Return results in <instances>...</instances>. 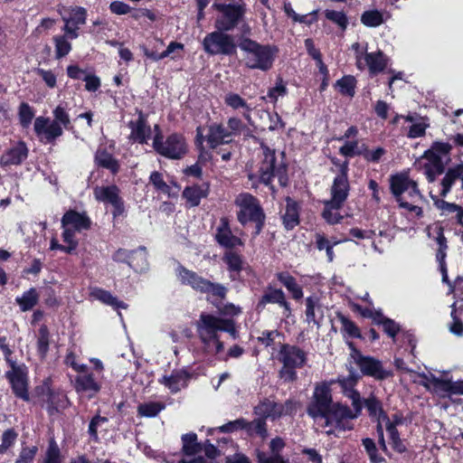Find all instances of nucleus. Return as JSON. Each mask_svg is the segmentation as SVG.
Returning <instances> with one entry per match:
<instances>
[{
	"label": "nucleus",
	"instance_id": "obj_1",
	"mask_svg": "<svg viewBox=\"0 0 463 463\" xmlns=\"http://www.w3.org/2000/svg\"><path fill=\"white\" fill-rule=\"evenodd\" d=\"M358 379L359 375L351 372L346 377H338L336 381L316 387L307 413L326 434L353 428L351 421L363 408L360 393L354 390Z\"/></svg>",
	"mask_w": 463,
	"mask_h": 463
},
{
	"label": "nucleus",
	"instance_id": "obj_2",
	"mask_svg": "<svg viewBox=\"0 0 463 463\" xmlns=\"http://www.w3.org/2000/svg\"><path fill=\"white\" fill-rule=\"evenodd\" d=\"M196 330L202 344V353L207 357H218L227 361L229 357L238 358L243 354V348L232 346L224 354V344L221 340L222 332L229 333L232 338L237 337V330L232 319L221 318L211 314H201Z\"/></svg>",
	"mask_w": 463,
	"mask_h": 463
},
{
	"label": "nucleus",
	"instance_id": "obj_3",
	"mask_svg": "<svg viewBox=\"0 0 463 463\" xmlns=\"http://www.w3.org/2000/svg\"><path fill=\"white\" fill-rule=\"evenodd\" d=\"M369 415L377 420V433L379 436V444L383 451H386V443L383 437V426L389 434L392 447L399 453L406 450V446L400 439L397 426L402 425L404 419L402 415L393 414L391 418L383 410L382 402L373 394L364 401Z\"/></svg>",
	"mask_w": 463,
	"mask_h": 463
},
{
	"label": "nucleus",
	"instance_id": "obj_4",
	"mask_svg": "<svg viewBox=\"0 0 463 463\" xmlns=\"http://www.w3.org/2000/svg\"><path fill=\"white\" fill-rule=\"evenodd\" d=\"M390 190L400 208L408 211L415 217L422 216L423 211L420 203L423 201V195L417 183L407 172L391 175Z\"/></svg>",
	"mask_w": 463,
	"mask_h": 463
},
{
	"label": "nucleus",
	"instance_id": "obj_5",
	"mask_svg": "<svg viewBox=\"0 0 463 463\" xmlns=\"http://www.w3.org/2000/svg\"><path fill=\"white\" fill-rule=\"evenodd\" d=\"M262 159L257 174L250 173L249 178H258L260 182L266 185L270 184L273 177H277L281 186L288 184L287 166L284 162V153L276 154L275 149H271L266 145H261Z\"/></svg>",
	"mask_w": 463,
	"mask_h": 463
},
{
	"label": "nucleus",
	"instance_id": "obj_6",
	"mask_svg": "<svg viewBox=\"0 0 463 463\" xmlns=\"http://www.w3.org/2000/svg\"><path fill=\"white\" fill-rule=\"evenodd\" d=\"M240 48L244 52L245 65L261 71H268L272 68L279 52L274 45L260 44L251 39H244L240 43Z\"/></svg>",
	"mask_w": 463,
	"mask_h": 463
},
{
	"label": "nucleus",
	"instance_id": "obj_7",
	"mask_svg": "<svg viewBox=\"0 0 463 463\" xmlns=\"http://www.w3.org/2000/svg\"><path fill=\"white\" fill-rule=\"evenodd\" d=\"M278 359L282 364L279 371V378L284 383H293L298 379L297 369L306 364L307 354L297 345H282Z\"/></svg>",
	"mask_w": 463,
	"mask_h": 463
},
{
	"label": "nucleus",
	"instance_id": "obj_8",
	"mask_svg": "<svg viewBox=\"0 0 463 463\" xmlns=\"http://www.w3.org/2000/svg\"><path fill=\"white\" fill-rule=\"evenodd\" d=\"M54 119L38 117L34 120V131L38 137L46 143L52 142L63 133L62 127L67 128L70 124V116L61 106L56 107L53 110Z\"/></svg>",
	"mask_w": 463,
	"mask_h": 463
},
{
	"label": "nucleus",
	"instance_id": "obj_9",
	"mask_svg": "<svg viewBox=\"0 0 463 463\" xmlns=\"http://www.w3.org/2000/svg\"><path fill=\"white\" fill-rule=\"evenodd\" d=\"M175 273L178 280L183 285L190 286L193 289L200 291L202 293H211L213 296H217L223 298L226 295V288L218 283H213L203 277L199 276L193 270H190L181 265H179Z\"/></svg>",
	"mask_w": 463,
	"mask_h": 463
},
{
	"label": "nucleus",
	"instance_id": "obj_10",
	"mask_svg": "<svg viewBox=\"0 0 463 463\" xmlns=\"http://www.w3.org/2000/svg\"><path fill=\"white\" fill-rule=\"evenodd\" d=\"M213 8L220 13L214 24L215 28L219 31L233 30L246 12L245 4L241 0L228 4L214 3Z\"/></svg>",
	"mask_w": 463,
	"mask_h": 463
},
{
	"label": "nucleus",
	"instance_id": "obj_11",
	"mask_svg": "<svg viewBox=\"0 0 463 463\" xmlns=\"http://www.w3.org/2000/svg\"><path fill=\"white\" fill-rule=\"evenodd\" d=\"M451 146L448 143L436 142L423 156L424 173L429 182H433L437 175L443 173L445 164L449 159Z\"/></svg>",
	"mask_w": 463,
	"mask_h": 463
},
{
	"label": "nucleus",
	"instance_id": "obj_12",
	"mask_svg": "<svg viewBox=\"0 0 463 463\" xmlns=\"http://www.w3.org/2000/svg\"><path fill=\"white\" fill-rule=\"evenodd\" d=\"M235 204L240 208L238 220L241 224L248 222L257 223L256 234L261 230L264 215L258 200L248 193H242L237 195Z\"/></svg>",
	"mask_w": 463,
	"mask_h": 463
},
{
	"label": "nucleus",
	"instance_id": "obj_13",
	"mask_svg": "<svg viewBox=\"0 0 463 463\" xmlns=\"http://www.w3.org/2000/svg\"><path fill=\"white\" fill-rule=\"evenodd\" d=\"M154 149L161 156L170 159H180L187 152V145L184 137L179 134H171L165 141L158 133L153 141Z\"/></svg>",
	"mask_w": 463,
	"mask_h": 463
},
{
	"label": "nucleus",
	"instance_id": "obj_14",
	"mask_svg": "<svg viewBox=\"0 0 463 463\" xmlns=\"http://www.w3.org/2000/svg\"><path fill=\"white\" fill-rule=\"evenodd\" d=\"M227 31H216L208 33L203 46L205 52L211 55H232L236 51L233 36L227 34Z\"/></svg>",
	"mask_w": 463,
	"mask_h": 463
},
{
	"label": "nucleus",
	"instance_id": "obj_15",
	"mask_svg": "<svg viewBox=\"0 0 463 463\" xmlns=\"http://www.w3.org/2000/svg\"><path fill=\"white\" fill-rule=\"evenodd\" d=\"M348 345L351 348L350 357L364 375L373 377L376 380H383L390 375V373L383 368L381 361L372 356L363 355L360 351L354 347L352 343Z\"/></svg>",
	"mask_w": 463,
	"mask_h": 463
},
{
	"label": "nucleus",
	"instance_id": "obj_16",
	"mask_svg": "<svg viewBox=\"0 0 463 463\" xmlns=\"http://www.w3.org/2000/svg\"><path fill=\"white\" fill-rule=\"evenodd\" d=\"M352 48L355 52L356 66L359 70L367 68L371 74H377L385 69L387 59L382 52H367L366 48H361L358 43H354Z\"/></svg>",
	"mask_w": 463,
	"mask_h": 463
},
{
	"label": "nucleus",
	"instance_id": "obj_17",
	"mask_svg": "<svg viewBox=\"0 0 463 463\" xmlns=\"http://www.w3.org/2000/svg\"><path fill=\"white\" fill-rule=\"evenodd\" d=\"M196 132V142L198 145L202 146L203 141L206 140L211 148H216L223 144H230L233 140L229 129L222 124L213 123L210 125L205 138L202 127H198Z\"/></svg>",
	"mask_w": 463,
	"mask_h": 463
},
{
	"label": "nucleus",
	"instance_id": "obj_18",
	"mask_svg": "<svg viewBox=\"0 0 463 463\" xmlns=\"http://www.w3.org/2000/svg\"><path fill=\"white\" fill-rule=\"evenodd\" d=\"M298 403L291 400L285 403H277L266 399L255 407V413L259 417L277 419L283 415H291L297 411Z\"/></svg>",
	"mask_w": 463,
	"mask_h": 463
},
{
	"label": "nucleus",
	"instance_id": "obj_19",
	"mask_svg": "<svg viewBox=\"0 0 463 463\" xmlns=\"http://www.w3.org/2000/svg\"><path fill=\"white\" fill-rule=\"evenodd\" d=\"M12 390L16 397L28 402V378L27 370L24 365H17L14 362H11V369L5 373Z\"/></svg>",
	"mask_w": 463,
	"mask_h": 463
},
{
	"label": "nucleus",
	"instance_id": "obj_20",
	"mask_svg": "<svg viewBox=\"0 0 463 463\" xmlns=\"http://www.w3.org/2000/svg\"><path fill=\"white\" fill-rule=\"evenodd\" d=\"M348 171V161H345L343 164H340V173L334 178L330 190L331 198L329 200L335 204L344 205L348 197L350 191Z\"/></svg>",
	"mask_w": 463,
	"mask_h": 463
},
{
	"label": "nucleus",
	"instance_id": "obj_21",
	"mask_svg": "<svg viewBox=\"0 0 463 463\" xmlns=\"http://www.w3.org/2000/svg\"><path fill=\"white\" fill-rule=\"evenodd\" d=\"M94 196L96 200L109 203L113 207V218L123 215L125 212L124 203L116 185L97 186L94 189Z\"/></svg>",
	"mask_w": 463,
	"mask_h": 463
},
{
	"label": "nucleus",
	"instance_id": "obj_22",
	"mask_svg": "<svg viewBox=\"0 0 463 463\" xmlns=\"http://www.w3.org/2000/svg\"><path fill=\"white\" fill-rule=\"evenodd\" d=\"M101 383L96 379L92 373L88 371V368L79 372L74 380L75 391L80 394L86 395L90 399L95 397L101 390Z\"/></svg>",
	"mask_w": 463,
	"mask_h": 463
},
{
	"label": "nucleus",
	"instance_id": "obj_23",
	"mask_svg": "<svg viewBox=\"0 0 463 463\" xmlns=\"http://www.w3.org/2000/svg\"><path fill=\"white\" fill-rule=\"evenodd\" d=\"M59 13L64 22V26H68L74 33H78L80 26L86 23L87 11L83 7H61L59 9Z\"/></svg>",
	"mask_w": 463,
	"mask_h": 463
},
{
	"label": "nucleus",
	"instance_id": "obj_24",
	"mask_svg": "<svg viewBox=\"0 0 463 463\" xmlns=\"http://www.w3.org/2000/svg\"><path fill=\"white\" fill-rule=\"evenodd\" d=\"M130 128L129 139L139 144H146L151 136V128L147 124L146 118L142 112L135 120L128 123Z\"/></svg>",
	"mask_w": 463,
	"mask_h": 463
},
{
	"label": "nucleus",
	"instance_id": "obj_25",
	"mask_svg": "<svg viewBox=\"0 0 463 463\" xmlns=\"http://www.w3.org/2000/svg\"><path fill=\"white\" fill-rule=\"evenodd\" d=\"M28 156V148L24 142H17L6 149L0 157V165L3 166L17 165L22 164Z\"/></svg>",
	"mask_w": 463,
	"mask_h": 463
},
{
	"label": "nucleus",
	"instance_id": "obj_26",
	"mask_svg": "<svg viewBox=\"0 0 463 463\" xmlns=\"http://www.w3.org/2000/svg\"><path fill=\"white\" fill-rule=\"evenodd\" d=\"M190 374L185 369L175 370L169 375H164L159 383L171 392L175 393L186 387Z\"/></svg>",
	"mask_w": 463,
	"mask_h": 463
},
{
	"label": "nucleus",
	"instance_id": "obj_27",
	"mask_svg": "<svg viewBox=\"0 0 463 463\" xmlns=\"http://www.w3.org/2000/svg\"><path fill=\"white\" fill-rule=\"evenodd\" d=\"M62 31L64 33L62 35H55L53 37L55 57L57 59L67 56L72 48L71 41L79 37V33H74V31L70 30L68 26H63Z\"/></svg>",
	"mask_w": 463,
	"mask_h": 463
},
{
	"label": "nucleus",
	"instance_id": "obj_28",
	"mask_svg": "<svg viewBox=\"0 0 463 463\" xmlns=\"http://www.w3.org/2000/svg\"><path fill=\"white\" fill-rule=\"evenodd\" d=\"M90 218L85 213L76 211L67 212L61 219L62 227L73 229L78 232L90 229Z\"/></svg>",
	"mask_w": 463,
	"mask_h": 463
},
{
	"label": "nucleus",
	"instance_id": "obj_29",
	"mask_svg": "<svg viewBox=\"0 0 463 463\" xmlns=\"http://www.w3.org/2000/svg\"><path fill=\"white\" fill-rule=\"evenodd\" d=\"M285 447V442L281 438H275L269 443V454L266 452H258L259 463H287L281 457L280 452Z\"/></svg>",
	"mask_w": 463,
	"mask_h": 463
},
{
	"label": "nucleus",
	"instance_id": "obj_30",
	"mask_svg": "<svg viewBox=\"0 0 463 463\" xmlns=\"http://www.w3.org/2000/svg\"><path fill=\"white\" fill-rule=\"evenodd\" d=\"M208 194L209 185L203 183L185 187L183 191V197L190 207H195L200 204L201 200L205 198Z\"/></svg>",
	"mask_w": 463,
	"mask_h": 463
},
{
	"label": "nucleus",
	"instance_id": "obj_31",
	"mask_svg": "<svg viewBox=\"0 0 463 463\" xmlns=\"http://www.w3.org/2000/svg\"><path fill=\"white\" fill-rule=\"evenodd\" d=\"M90 297L117 310L120 308L126 309L128 307L125 302L118 300V298L113 296L109 291L100 288H92L90 292Z\"/></svg>",
	"mask_w": 463,
	"mask_h": 463
},
{
	"label": "nucleus",
	"instance_id": "obj_32",
	"mask_svg": "<svg viewBox=\"0 0 463 463\" xmlns=\"http://www.w3.org/2000/svg\"><path fill=\"white\" fill-rule=\"evenodd\" d=\"M282 220L287 230H291L299 223L298 204L289 197L286 198V206L282 213Z\"/></svg>",
	"mask_w": 463,
	"mask_h": 463
},
{
	"label": "nucleus",
	"instance_id": "obj_33",
	"mask_svg": "<svg viewBox=\"0 0 463 463\" xmlns=\"http://www.w3.org/2000/svg\"><path fill=\"white\" fill-rule=\"evenodd\" d=\"M306 321L308 324H315L319 326L323 318V310L319 303V298L317 296H310L306 299Z\"/></svg>",
	"mask_w": 463,
	"mask_h": 463
},
{
	"label": "nucleus",
	"instance_id": "obj_34",
	"mask_svg": "<svg viewBox=\"0 0 463 463\" xmlns=\"http://www.w3.org/2000/svg\"><path fill=\"white\" fill-rule=\"evenodd\" d=\"M276 303L284 308L283 315L289 317L291 313L290 306L285 299V294L281 289L269 288L260 299V304Z\"/></svg>",
	"mask_w": 463,
	"mask_h": 463
},
{
	"label": "nucleus",
	"instance_id": "obj_35",
	"mask_svg": "<svg viewBox=\"0 0 463 463\" xmlns=\"http://www.w3.org/2000/svg\"><path fill=\"white\" fill-rule=\"evenodd\" d=\"M216 240L220 245L226 248H233L242 244L241 239L232 233L225 221H222V224L217 229Z\"/></svg>",
	"mask_w": 463,
	"mask_h": 463
},
{
	"label": "nucleus",
	"instance_id": "obj_36",
	"mask_svg": "<svg viewBox=\"0 0 463 463\" xmlns=\"http://www.w3.org/2000/svg\"><path fill=\"white\" fill-rule=\"evenodd\" d=\"M225 104L232 108L234 110H241L242 116L247 119H250V112L252 109L246 102L244 99H242L239 94L230 92L226 94L224 98Z\"/></svg>",
	"mask_w": 463,
	"mask_h": 463
},
{
	"label": "nucleus",
	"instance_id": "obj_37",
	"mask_svg": "<svg viewBox=\"0 0 463 463\" xmlns=\"http://www.w3.org/2000/svg\"><path fill=\"white\" fill-rule=\"evenodd\" d=\"M40 294L36 288H31L24 291L21 296L16 297L15 302L22 312L32 310L37 304Z\"/></svg>",
	"mask_w": 463,
	"mask_h": 463
},
{
	"label": "nucleus",
	"instance_id": "obj_38",
	"mask_svg": "<svg viewBox=\"0 0 463 463\" xmlns=\"http://www.w3.org/2000/svg\"><path fill=\"white\" fill-rule=\"evenodd\" d=\"M405 120L411 123L407 133V136L410 138H417L424 136L426 128L430 126L427 118L417 116H405Z\"/></svg>",
	"mask_w": 463,
	"mask_h": 463
},
{
	"label": "nucleus",
	"instance_id": "obj_39",
	"mask_svg": "<svg viewBox=\"0 0 463 463\" xmlns=\"http://www.w3.org/2000/svg\"><path fill=\"white\" fill-rule=\"evenodd\" d=\"M95 162L99 166L109 169L112 173H117L119 169L118 160L114 158L111 153L108 152L106 148L103 147H99L97 150Z\"/></svg>",
	"mask_w": 463,
	"mask_h": 463
},
{
	"label": "nucleus",
	"instance_id": "obj_40",
	"mask_svg": "<svg viewBox=\"0 0 463 463\" xmlns=\"http://www.w3.org/2000/svg\"><path fill=\"white\" fill-rule=\"evenodd\" d=\"M279 282L291 293L293 298L300 299L303 297V290L288 272H279L277 274Z\"/></svg>",
	"mask_w": 463,
	"mask_h": 463
},
{
	"label": "nucleus",
	"instance_id": "obj_41",
	"mask_svg": "<svg viewBox=\"0 0 463 463\" xmlns=\"http://www.w3.org/2000/svg\"><path fill=\"white\" fill-rule=\"evenodd\" d=\"M463 175V164H458L453 168H449L446 175L442 179V189L440 191L441 196H446L450 191L451 186L457 179L461 177Z\"/></svg>",
	"mask_w": 463,
	"mask_h": 463
},
{
	"label": "nucleus",
	"instance_id": "obj_42",
	"mask_svg": "<svg viewBox=\"0 0 463 463\" xmlns=\"http://www.w3.org/2000/svg\"><path fill=\"white\" fill-rule=\"evenodd\" d=\"M325 207L322 213L323 218L329 224H335L341 222L343 215L340 214L339 211L343 204H335L332 201L327 200L324 203Z\"/></svg>",
	"mask_w": 463,
	"mask_h": 463
},
{
	"label": "nucleus",
	"instance_id": "obj_43",
	"mask_svg": "<svg viewBox=\"0 0 463 463\" xmlns=\"http://www.w3.org/2000/svg\"><path fill=\"white\" fill-rule=\"evenodd\" d=\"M42 391V400L46 403L49 412L52 413L54 411H58L59 407L61 406L60 395L53 392L48 384H43Z\"/></svg>",
	"mask_w": 463,
	"mask_h": 463
},
{
	"label": "nucleus",
	"instance_id": "obj_44",
	"mask_svg": "<svg viewBox=\"0 0 463 463\" xmlns=\"http://www.w3.org/2000/svg\"><path fill=\"white\" fill-rule=\"evenodd\" d=\"M224 262L227 264L231 272V278L236 279L240 271L243 268V262L240 255L233 251H228L223 257Z\"/></svg>",
	"mask_w": 463,
	"mask_h": 463
},
{
	"label": "nucleus",
	"instance_id": "obj_45",
	"mask_svg": "<svg viewBox=\"0 0 463 463\" xmlns=\"http://www.w3.org/2000/svg\"><path fill=\"white\" fill-rule=\"evenodd\" d=\"M425 385L428 388H432L436 393L441 396L450 394V380H443L435 376L425 377Z\"/></svg>",
	"mask_w": 463,
	"mask_h": 463
},
{
	"label": "nucleus",
	"instance_id": "obj_46",
	"mask_svg": "<svg viewBox=\"0 0 463 463\" xmlns=\"http://www.w3.org/2000/svg\"><path fill=\"white\" fill-rule=\"evenodd\" d=\"M61 449L53 438H51L45 450L43 463H62Z\"/></svg>",
	"mask_w": 463,
	"mask_h": 463
},
{
	"label": "nucleus",
	"instance_id": "obj_47",
	"mask_svg": "<svg viewBox=\"0 0 463 463\" xmlns=\"http://www.w3.org/2000/svg\"><path fill=\"white\" fill-rule=\"evenodd\" d=\"M356 80L354 76H344L335 83L338 91L345 96L354 97L355 93Z\"/></svg>",
	"mask_w": 463,
	"mask_h": 463
},
{
	"label": "nucleus",
	"instance_id": "obj_48",
	"mask_svg": "<svg viewBox=\"0 0 463 463\" xmlns=\"http://www.w3.org/2000/svg\"><path fill=\"white\" fill-rule=\"evenodd\" d=\"M165 404L159 402H148L141 403L137 407V412L142 417H156L165 409Z\"/></svg>",
	"mask_w": 463,
	"mask_h": 463
},
{
	"label": "nucleus",
	"instance_id": "obj_49",
	"mask_svg": "<svg viewBox=\"0 0 463 463\" xmlns=\"http://www.w3.org/2000/svg\"><path fill=\"white\" fill-rule=\"evenodd\" d=\"M344 145L339 148V153L345 157H354L361 156L364 153V145H361L358 140H344Z\"/></svg>",
	"mask_w": 463,
	"mask_h": 463
},
{
	"label": "nucleus",
	"instance_id": "obj_50",
	"mask_svg": "<svg viewBox=\"0 0 463 463\" xmlns=\"http://www.w3.org/2000/svg\"><path fill=\"white\" fill-rule=\"evenodd\" d=\"M184 453H203V444L197 442L194 433H187L182 436Z\"/></svg>",
	"mask_w": 463,
	"mask_h": 463
},
{
	"label": "nucleus",
	"instance_id": "obj_51",
	"mask_svg": "<svg viewBox=\"0 0 463 463\" xmlns=\"http://www.w3.org/2000/svg\"><path fill=\"white\" fill-rule=\"evenodd\" d=\"M361 22L368 27H377L383 23V14L378 10L365 11L361 16Z\"/></svg>",
	"mask_w": 463,
	"mask_h": 463
},
{
	"label": "nucleus",
	"instance_id": "obj_52",
	"mask_svg": "<svg viewBox=\"0 0 463 463\" xmlns=\"http://www.w3.org/2000/svg\"><path fill=\"white\" fill-rule=\"evenodd\" d=\"M365 451L369 457L371 463H382L384 461L383 457L378 453L375 442L370 438H365L362 440Z\"/></svg>",
	"mask_w": 463,
	"mask_h": 463
},
{
	"label": "nucleus",
	"instance_id": "obj_53",
	"mask_svg": "<svg viewBox=\"0 0 463 463\" xmlns=\"http://www.w3.org/2000/svg\"><path fill=\"white\" fill-rule=\"evenodd\" d=\"M376 323L381 324L384 332L391 337H394L399 331V326L392 320L385 318L382 314L377 313L373 317Z\"/></svg>",
	"mask_w": 463,
	"mask_h": 463
},
{
	"label": "nucleus",
	"instance_id": "obj_54",
	"mask_svg": "<svg viewBox=\"0 0 463 463\" xmlns=\"http://www.w3.org/2000/svg\"><path fill=\"white\" fill-rule=\"evenodd\" d=\"M244 428L250 434L255 433L261 438H265L267 436L266 422L262 417L250 422L246 421V427Z\"/></svg>",
	"mask_w": 463,
	"mask_h": 463
},
{
	"label": "nucleus",
	"instance_id": "obj_55",
	"mask_svg": "<svg viewBox=\"0 0 463 463\" xmlns=\"http://www.w3.org/2000/svg\"><path fill=\"white\" fill-rule=\"evenodd\" d=\"M437 205L444 213H455L457 221L463 224V209L461 207L445 201H439Z\"/></svg>",
	"mask_w": 463,
	"mask_h": 463
},
{
	"label": "nucleus",
	"instance_id": "obj_56",
	"mask_svg": "<svg viewBox=\"0 0 463 463\" xmlns=\"http://www.w3.org/2000/svg\"><path fill=\"white\" fill-rule=\"evenodd\" d=\"M150 183L154 185V187L160 193L169 194L171 188L165 182L163 178V175L159 172H152L149 177Z\"/></svg>",
	"mask_w": 463,
	"mask_h": 463
},
{
	"label": "nucleus",
	"instance_id": "obj_57",
	"mask_svg": "<svg viewBox=\"0 0 463 463\" xmlns=\"http://www.w3.org/2000/svg\"><path fill=\"white\" fill-rule=\"evenodd\" d=\"M19 120L24 128H28L34 117V112L27 103H22L19 107Z\"/></svg>",
	"mask_w": 463,
	"mask_h": 463
},
{
	"label": "nucleus",
	"instance_id": "obj_58",
	"mask_svg": "<svg viewBox=\"0 0 463 463\" xmlns=\"http://www.w3.org/2000/svg\"><path fill=\"white\" fill-rule=\"evenodd\" d=\"M63 232H62V238L63 241L67 244V253H71L78 246V241L76 240L75 236L78 232L77 231L73 229H70L67 227H62Z\"/></svg>",
	"mask_w": 463,
	"mask_h": 463
},
{
	"label": "nucleus",
	"instance_id": "obj_59",
	"mask_svg": "<svg viewBox=\"0 0 463 463\" xmlns=\"http://www.w3.org/2000/svg\"><path fill=\"white\" fill-rule=\"evenodd\" d=\"M326 17L337 24L342 30H345L347 26V18L343 12L334 11V10H326L325 12Z\"/></svg>",
	"mask_w": 463,
	"mask_h": 463
},
{
	"label": "nucleus",
	"instance_id": "obj_60",
	"mask_svg": "<svg viewBox=\"0 0 463 463\" xmlns=\"http://www.w3.org/2000/svg\"><path fill=\"white\" fill-rule=\"evenodd\" d=\"M37 346L39 354L43 357L49 348V332L46 326H42L39 330Z\"/></svg>",
	"mask_w": 463,
	"mask_h": 463
},
{
	"label": "nucleus",
	"instance_id": "obj_61",
	"mask_svg": "<svg viewBox=\"0 0 463 463\" xmlns=\"http://www.w3.org/2000/svg\"><path fill=\"white\" fill-rule=\"evenodd\" d=\"M38 448L36 446L24 447L16 459V463H33Z\"/></svg>",
	"mask_w": 463,
	"mask_h": 463
},
{
	"label": "nucleus",
	"instance_id": "obj_62",
	"mask_svg": "<svg viewBox=\"0 0 463 463\" xmlns=\"http://www.w3.org/2000/svg\"><path fill=\"white\" fill-rule=\"evenodd\" d=\"M17 437L14 430H7L2 435V443L0 444V454L5 453L15 441Z\"/></svg>",
	"mask_w": 463,
	"mask_h": 463
},
{
	"label": "nucleus",
	"instance_id": "obj_63",
	"mask_svg": "<svg viewBox=\"0 0 463 463\" xmlns=\"http://www.w3.org/2000/svg\"><path fill=\"white\" fill-rule=\"evenodd\" d=\"M286 93V86L283 84V81L281 80H278L276 85L269 90L268 98L272 102H276L279 97L285 96Z\"/></svg>",
	"mask_w": 463,
	"mask_h": 463
},
{
	"label": "nucleus",
	"instance_id": "obj_64",
	"mask_svg": "<svg viewBox=\"0 0 463 463\" xmlns=\"http://www.w3.org/2000/svg\"><path fill=\"white\" fill-rule=\"evenodd\" d=\"M384 154L385 150L383 147H378L374 150H369L364 145V153L362 156L368 162L378 163Z\"/></svg>",
	"mask_w": 463,
	"mask_h": 463
}]
</instances>
